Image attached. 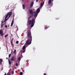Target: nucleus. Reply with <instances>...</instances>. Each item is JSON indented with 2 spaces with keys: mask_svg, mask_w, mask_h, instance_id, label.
I'll list each match as a JSON object with an SVG mask.
<instances>
[{
  "mask_svg": "<svg viewBox=\"0 0 75 75\" xmlns=\"http://www.w3.org/2000/svg\"><path fill=\"white\" fill-rule=\"evenodd\" d=\"M0 34H1V36H3L4 35V34L3 33V31L2 30H0Z\"/></svg>",
  "mask_w": 75,
  "mask_h": 75,
  "instance_id": "nucleus-4",
  "label": "nucleus"
},
{
  "mask_svg": "<svg viewBox=\"0 0 75 75\" xmlns=\"http://www.w3.org/2000/svg\"><path fill=\"white\" fill-rule=\"evenodd\" d=\"M33 5H34V2L32 1L30 4V7H32L33 6Z\"/></svg>",
  "mask_w": 75,
  "mask_h": 75,
  "instance_id": "nucleus-6",
  "label": "nucleus"
},
{
  "mask_svg": "<svg viewBox=\"0 0 75 75\" xmlns=\"http://www.w3.org/2000/svg\"><path fill=\"white\" fill-rule=\"evenodd\" d=\"M8 61L9 65H11V64H12V62H11L10 60V59L9 58L8 59Z\"/></svg>",
  "mask_w": 75,
  "mask_h": 75,
  "instance_id": "nucleus-9",
  "label": "nucleus"
},
{
  "mask_svg": "<svg viewBox=\"0 0 75 75\" xmlns=\"http://www.w3.org/2000/svg\"><path fill=\"white\" fill-rule=\"evenodd\" d=\"M40 11V9L39 8H38L37 9V11H36V13H38Z\"/></svg>",
  "mask_w": 75,
  "mask_h": 75,
  "instance_id": "nucleus-8",
  "label": "nucleus"
},
{
  "mask_svg": "<svg viewBox=\"0 0 75 75\" xmlns=\"http://www.w3.org/2000/svg\"><path fill=\"white\" fill-rule=\"evenodd\" d=\"M23 6V9H24L25 8V4H23L22 5Z\"/></svg>",
  "mask_w": 75,
  "mask_h": 75,
  "instance_id": "nucleus-15",
  "label": "nucleus"
},
{
  "mask_svg": "<svg viewBox=\"0 0 75 75\" xmlns=\"http://www.w3.org/2000/svg\"><path fill=\"white\" fill-rule=\"evenodd\" d=\"M13 21H14L13 20L12 21V22L11 23V26H12L13 25Z\"/></svg>",
  "mask_w": 75,
  "mask_h": 75,
  "instance_id": "nucleus-16",
  "label": "nucleus"
},
{
  "mask_svg": "<svg viewBox=\"0 0 75 75\" xmlns=\"http://www.w3.org/2000/svg\"><path fill=\"white\" fill-rule=\"evenodd\" d=\"M1 25V28H2V27H3V24H2V25Z\"/></svg>",
  "mask_w": 75,
  "mask_h": 75,
  "instance_id": "nucleus-24",
  "label": "nucleus"
},
{
  "mask_svg": "<svg viewBox=\"0 0 75 75\" xmlns=\"http://www.w3.org/2000/svg\"><path fill=\"white\" fill-rule=\"evenodd\" d=\"M11 14H12V12L8 13L6 15V16L5 18V21H7V20H8V18H7L8 17V16L9 18H10L11 16Z\"/></svg>",
  "mask_w": 75,
  "mask_h": 75,
  "instance_id": "nucleus-3",
  "label": "nucleus"
},
{
  "mask_svg": "<svg viewBox=\"0 0 75 75\" xmlns=\"http://www.w3.org/2000/svg\"><path fill=\"white\" fill-rule=\"evenodd\" d=\"M6 74H7L6 73L4 74V75H6Z\"/></svg>",
  "mask_w": 75,
  "mask_h": 75,
  "instance_id": "nucleus-33",
  "label": "nucleus"
},
{
  "mask_svg": "<svg viewBox=\"0 0 75 75\" xmlns=\"http://www.w3.org/2000/svg\"><path fill=\"white\" fill-rule=\"evenodd\" d=\"M32 16H32V15H30L29 17L28 18V21L30 20V19L31 18V17H32Z\"/></svg>",
  "mask_w": 75,
  "mask_h": 75,
  "instance_id": "nucleus-7",
  "label": "nucleus"
},
{
  "mask_svg": "<svg viewBox=\"0 0 75 75\" xmlns=\"http://www.w3.org/2000/svg\"><path fill=\"white\" fill-rule=\"evenodd\" d=\"M34 13H35V15H34V17H37V16H38V13L36 12H34Z\"/></svg>",
  "mask_w": 75,
  "mask_h": 75,
  "instance_id": "nucleus-10",
  "label": "nucleus"
},
{
  "mask_svg": "<svg viewBox=\"0 0 75 75\" xmlns=\"http://www.w3.org/2000/svg\"><path fill=\"white\" fill-rule=\"evenodd\" d=\"M29 13L30 14H31V15H32V16H33V10H30Z\"/></svg>",
  "mask_w": 75,
  "mask_h": 75,
  "instance_id": "nucleus-5",
  "label": "nucleus"
},
{
  "mask_svg": "<svg viewBox=\"0 0 75 75\" xmlns=\"http://www.w3.org/2000/svg\"><path fill=\"white\" fill-rule=\"evenodd\" d=\"M44 75H46V74L44 73Z\"/></svg>",
  "mask_w": 75,
  "mask_h": 75,
  "instance_id": "nucleus-30",
  "label": "nucleus"
},
{
  "mask_svg": "<svg viewBox=\"0 0 75 75\" xmlns=\"http://www.w3.org/2000/svg\"><path fill=\"white\" fill-rule=\"evenodd\" d=\"M13 53L15 54V55H16V50H14Z\"/></svg>",
  "mask_w": 75,
  "mask_h": 75,
  "instance_id": "nucleus-14",
  "label": "nucleus"
},
{
  "mask_svg": "<svg viewBox=\"0 0 75 75\" xmlns=\"http://www.w3.org/2000/svg\"><path fill=\"white\" fill-rule=\"evenodd\" d=\"M5 27H6V28H7V25H5Z\"/></svg>",
  "mask_w": 75,
  "mask_h": 75,
  "instance_id": "nucleus-27",
  "label": "nucleus"
},
{
  "mask_svg": "<svg viewBox=\"0 0 75 75\" xmlns=\"http://www.w3.org/2000/svg\"><path fill=\"white\" fill-rule=\"evenodd\" d=\"M17 29H18V27H17Z\"/></svg>",
  "mask_w": 75,
  "mask_h": 75,
  "instance_id": "nucleus-37",
  "label": "nucleus"
},
{
  "mask_svg": "<svg viewBox=\"0 0 75 75\" xmlns=\"http://www.w3.org/2000/svg\"><path fill=\"white\" fill-rule=\"evenodd\" d=\"M13 42V40H11V43H12Z\"/></svg>",
  "mask_w": 75,
  "mask_h": 75,
  "instance_id": "nucleus-31",
  "label": "nucleus"
},
{
  "mask_svg": "<svg viewBox=\"0 0 75 75\" xmlns=\"http://www.w3.org/2000/svg\"><path fill=\"white\" fill-rule=\"evenodd\" d=\"M11 61L12 62V61H15L16 60V59H15V60L14 59V58L13 57H12L11 58Z\"/></svg>",
  "mask_w": 75,
  "mask_h": 75,
  "instance_id": "nucleus-11",
  "label": "nucleus"
},
{
  "mask_svg": "<svg viewBox=\"0 0 75 75\" xmlns=\"http://www.w3.org/2000/svg\"><path fill=\"white\" fill-rule=\"evenodd\" d=\"M20 75H23V73L22 72H21L20 73Z\"/></svg>",
  "mask_w": 75,
  "mask_h": 75,
  "instance_id": "nucleus-19",
  "label": "nucleus"
},
{
  "mask_svg": "<svg viewBox=\"0 0 75 75\" xmlns=\"http://www.w3.org/2000/svg\"><path fill=\"white\" fill-rule=\"evenodd\" d=\"M36 2H38V0H36Z\"/></svg>",
  "mask_w": 75,
  "mask_h": 75,
  "instance_id": "nucleus-29",
  "label": "nucleus"
},
{
  "mask_svg": "<svg viewBox=\"0 0 75 75\" xmlns=\"http://www.w3.org/2000/svg\"><path fill=\"white\" fill-rule=\"evenodd\" d=\"M6 59H8V58L6 57Z\"/></svg>",
  "mask_w": 75,
  "mask_h": 75,
  "instance_id": "nucleus-34",
  "label": "nucleus"
},
{
  "mask_svg": "<svg viewBox=\"0 0 75 75\" xmlns=\"http://www.w3.org/2000/svg\"><path fill=\"white\" fill-rule=\"evenodd\" d=\"M44 5V3H41L40 4V7H42Z\"/></svg>",
  "mask_w": 75,
  "mask_h": 75,
  "instance_id": "nucleus-18",
  "label": "nucleus"
},
{
  "mask_svg": "<svg viewBox=\"0 0 75 75\" xmlns=\"http://www.w3.org/2000/svg\"><path fill=\"white\" fill-rule=\"evenodd\" d=\"M14 71H12V75H13V74H14Z\"/></svg>",
  "mask_w": 75,
  "mask_h": 75,
  "instance_id": "nucleus-23",
  "label": "nucleus"
},
{
  "mask_svg": "<svg viewBox=\"0 0 75 75\" xmlns=\"http://www.w3.org/2000/svg\"><path fill=\"white\" fill-rule=\"evenodd\" d=\"M59 18H56V19H59Z\"/></svg>",
  "mask_w": 75,
  "mask_h": 75,
  "instance_id": "nucleus-36",
  "label": "nucleus"
},
{
  "mask_svg": "<svg viewBox=\"0 0 75 75\" xmlns=\"http://www.w3.org/2000/svg\"><path fill=\"white\" fill-rule=\"evenodd\" d=\"M21 57H19L18 58V61H20V60H21Z\"/></svg>",
  "mask_w": 75,
  "mask_h": 75,
  "instance_id": "nucleus-13",
  "label": "nucleus"
},
{
  "mask_svg": "<svg viewBox=\"0 0 75 75\" xmlns=\"http://www.w3.org/2000/svg\"><path fill=\"white\" fill-rule=\"evenodd\" d=\"M35 22V19L33 18L32 19V20H29L28 21V24L29 25L31 24V25L30 26V27L31 28H32L34 26V23Z\"/></svg>",
  "mask_w": 75,
  "mask_h": 75,
  "instance_id": "nucleus-2",
  "label": "nucleus"
},
{
  "mask_svg": "<svg viewBox=\"0 0 75 75\" xmlns=\"http://www.w3.org/2000/svg\"><path fill=\"white\" fill-rule=\"evenodd\" d=\"M22 1H24V0H21Z\"/></svg>",
  "mask_w": 75,
  "mask_h": 75,
  "instance_id": "nucleus-35",
  "label": "nucleus"
},
{
  "mask_svg": "<svg viewBox=\"0 0 75 75\" xmlns=\"http://www.w3.org/2000/svg\"><path fill=\"white\" fill-rule=\"evenodd\" d=\"M45 29H47V27H45Z\"/></svg>",
  "mask_w": 75,
  "mask_h": 75,
  "instance_id": "nucleus-32",
  "label": "nucleus"
},
{
  "mask_svg": "<svg viewBox=\"0 0 75 75\" xmlns=\"http://www.w3.org/2000/svg\"><path fill=\"white\" fill-rule=\"evenodd\" d=\"M13 40H14V38H12V39H11V41H13Z\"/></svg>",
  "mask_w": 75,
  "mask_h": 75,
  "instance_id": "nucleus-28",
  "label": "nucleus"
},
{
  "mask_svg": "<svg viewBox=\"0 0 75 75\" xmlns=\"http://www.w3.org/2000/svg\"><path fill=\"white\" fill-rule=\"evenodd\" d=\"M18 42H19L18 41H16V43L17 44L18 43Z\"/></svg>",
  "mask_w": 75,
  "mask_h": 75,
  "instance_id": "nucleus-22",
  "label": "nucleus"
},
{
  "mask_svg": "<svg viewBox=\"0 0 75 75\" xmlns=\"http://www.w3.org/2000/svg\"><path fill=\"white\" fill-rule=\"evenodd\" d=\"M51 0H49V1L48 4H51Z\"/></svg>",
  "mask_w": 75,
  "mask_h": 75,
  "instance_id": "nucleus-17",
  "label": "nucleus"
},
{
  "mask_svg": "<svg viewBox=\"0 0 75 75\" xmlns=\"http://www.w3.org/2000/svg\"><path fill=\"white\" fill-rule=\"evenodd\" d=\"M11 54H9L8 57L9 58H10V57H11Z\"/></svg>",
  "mask_w": 75,
  "mask_h": 75,
  "instance_id": "nucleus-20",
  "label": "nucleus"
},
{
  "mask_svg": "<svg viewBox=\"0 0 75 75\" xmlns=\"http://www.w3.org/2000/svg\"><path fill=\"white\" fill-rule=\"evenodd\" d=\"M16 67H17V66H18V64L16 63Z\"/></svg>",
  "mask_w": 75,
  "mask_h": 75,
  "instance_id": "nucleus-25",
  "label": "nucleus"
},
{
  "mask_svg": "<svg viewBox=\"0 0 75 75\" xmlns=\"http://www.w3.org/2000/svg\"><path fill=\"white\" fill-rule=\"evenodd\" d=\"M8 34H7V35H5V36H4L5 38H6V37H7V36H8Z\"/></svg>",
  "mask_w": 75,
  "mask_h": 75,
  "instance_id": "nucleus-21",
  "label": "nucleus"
},
{
  "mask_svg": "<svg viewBox=\"0 0 75 75\" xmlns=\"http://www.w3.org/2000/svg\"><path fill=\"white\" fill-rule=\"evenodd\" d=\"M27 36L28 39L26 41L25 45L23 46L22 50H23V53H24L25 52L26 47H27L29 45L31 44L32 41V36L31 35V33L30 31H28Z\"/></svg>",
  "mask_w": 75,
  "mask_h": 75,
  "instance_id": "nucleus-1",
  "label": "nucleus"
},
{
  "mask_svg": "<svg viewBox=\"0 0 75 75\" xmlns=\"http://www.w3.org/2000/svg\"><path fill=\"white\" fill-rule=\"evenodd\" d=\"M3 60H2V59H0V63H1H1H2V62H3Z\"/></svg>",
  "mask_w": 75,
  "mask_h": 75,
  "instance_id": "nucleus-12",
  "label": "nucleus"
},
{
  "mask_svg": "<svg viewBox=\"0 0 75 75\" xmlns=\"http://www.w3.org/2000/svg\"><path fill=\"white\" fill-rule=\"evenodd\" d=\"M1 25H2L3 24V21H1Z\"/></svg>",
  "mask_w": 75,
  "mask_h": 75,
  "instance_id": "nucleus-26",
  "label": "nucleus"
}]
</instances>
